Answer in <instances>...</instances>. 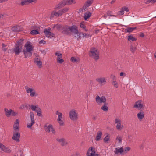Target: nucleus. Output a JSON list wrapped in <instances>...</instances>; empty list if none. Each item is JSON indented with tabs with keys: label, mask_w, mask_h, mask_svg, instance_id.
I'll use <instances>...</instances> for the list:
<instances>
[{
	"label": "nucleus",
	"mask_w": 156,
	"mask_h": 156,
	"mask_svg": "<svg viewBox=\"0 0 156 156\" xmlns=\"http://www.w3.org/2000/svg\"><path fill=\"white\" fill-rule=\"evenodd\" d=\"M79 34H82V35L83 36V37H84L85 36L86 37H88L89 36V34H87L84 33H80Z\"/></svg>",
	"instance_id": "obj_49"
},
{
	"label": "nucleus",
	"mask_w": 156,
	"mask_h": 156,
	"mask_svg": "<svg viewBox=\"0 0 156 156\" xmlns=\"http://www.w3.org/2000/svg\"><path fill=\"white\" fill-rule=\"evenodd\" d=\"M31 27H32V28L34 29H37L38 30L40 29V28L39 27L37 26L36 25L33 26Z\"/></svg>",
	"instance_id": "obj_60"
},
{
	"label": "nucleus",
	"mask_w": 156,
	"mask_h": 156,
	"mask_svg": "<svg viewBox=\"0 0 156 156\" xmlns=\"http://www.w3.org/2000/svg\"><path fill=\"white\" fill-rule=\"evenodd\" d=\"M12 31L14 32H20L23 30L22 27L21 26H14L12 28Z\"/></svg>",
	"instance_id": "obj_13"
},
{
	"label": "nucleus",
	"mask_w": 156,
	"mask_h": 156,
	"mask_svg": "<svg viewBox=\"0 0 156 156\" xmlns=\"http://www.w3.org/2000/svg\"><path fill=\"white\" fill-rule=\"evenodd\" d=\"M101 109L103 111H107L108 110V108L107 106L103 105L101 108Z\"/></svg>",
	"instance_id": "obj_43"
},
{
	"label": "nucleus",
	"mask_w": 156,
	"mask_h": 156,
	"mask_svg": "<svg viewBox=\"0 0 156 156\" xmlns=\"http://www.w3.org/2000/svg\"><path fill=\"white\" fill-rule=\"evenodd\" d=\"M66 5H70L72 3H75V1L74 0H65Z\"/></svg>",
	"instance_id": "obj_29"
},
{
	"label": "nucleus",
	"mask_w": 156,
	"mask_h": 156,
	"mask_svg": "<svg viewBox=\"0 0 156 156\" xmlns=\"http://www.w3.org/2000/svg\"><path fill=\"white\" fill-rule=\"evenodd\" d=\"M122 8L123 9L124 11H126V12H127L129 11L128 8L124 6Z\"/></svg>",
	"instance_id": "obj_59"
},
{
	"label": "nucleus",
	"mask_w": 156,
	"mask_h": 156,
	"mask_svg": "<svg viewBox=\"0 0 156 156\" xmlns=\"http://www.w3.org/2000/svg\"><path fill=\"white\" fill-rule=\"evenodd\" d=\"M58 122L59 123V125L60 126H63L64 125V122L61 119H60V120H57Z\"/></svg>",
	"instance_id": "obj_53"
},
{
	"label": "nucleus",
	"mask_w": 156,
	"mask_h": 156,
	"mask_svg": "<svg viewBox=\"0 0 156 156\" xmlns=\"http://www.w3.org/2000/svg\"><path fill=\"white\" fill-rule=\"evenodd\" d=\"M69 8H64L62 9L59 10V12H60L61 15L62 16L63 14L68 11V10H69Z\"/></svg>",
	"instance_id": "obj_22"
},
{
	"label": "nucleus",
	"mask_w": 156,
	"mask_h": 156,
	"mask_svg": "<svg viewBox=\"0 0 156 156\" xmlns=\"http://www.w3.org/2000/svg\"><path fill=\"white\" fill-rule=\"evenodd\" d=\"M51 28H49L48 29L45 28L44 29V33L45 34L46 36L50 38L53 37L55 38V34L51 32Z\"/></svg>",
	"instance_id": "obj_4"
},
{
	"label": "nucleus",
	"mask_w": 156,
	"mask_h": 156,
	"mask_svg": "<svg viewBox=\"0 0 156 156\" xmlns=\"http://www.w3.org/2000/svg\"><path fill=\"white\" fill-rule=\"evenodd\" d=\"M63 25L56 24L54 25L53 28L56 27V29L59 30H61Z\"/></svg>",
	"instance_id": "obj_25"
},
{
	"label": "nucleus",
	"mask_w": 156,
	"mask_h": 156,
	"mask_svg": "<svg viewBox=\"0 0 156 156\" xmlns=\"http://www.w3.org/2000/svg\"><path fill=\"white\" fill-rule=\"evenodd\" d=\"M6 147L5 145L2 144L1 143H0V148L2 150L4 151Z\"/></svg>",
	"instance_id": "obj_45"
},
{
	"label": "nucleus",
	"mask_w": 156,
	"mask_h": 156,
	"mask_svg": "<svg viewBox=\"0 0 156 156\" xmlns=\"http://www.w3.org/2000/svg\"><path fill=\"white\" fill-rule=\"evenodd\" d=\"M28 4L27 0H24L21 2V5L22 6H23Z\"/></svg>",
	"instance_id": "obj_48"
},
{
	"label": "nucleus",
	"mask_w": 156,
	"mask_h": 156,
	"mask_svg": "<svg viewBox=\"0 0 156 156\" xmlns=\"http://www.w3.org/2000/svg\"><path fill=\"white\" fill-rule=\"evenodd\" d=\"M102 135V133L101 131H98L97 134V135L95 138V140L97 141H99L100 140V138Z\"/></svg>",
	"instance_id": "obj_21"
},
{
	"label": "nucleus",
	"mask_w": 156,
	"mask_h": 156,
	"mask_svg": "<svg viewBox=\"0 0 156 156\" xmlns=\"http://www.w3.org/2000/svg\"><path fill=\"white\" fill-rule=\"evenodd\" d=\"M31 43L30 41H27L25 45V49L23 50L32 51L33 50L34 47L31 45Z\"/></svg>",
	"instance_id": "obj_9"
},
{
	"label": "nucleus",
	"mask_w": 156,
	"mask_h": 156,
	"mask_svg": "<svg viewBox=\"0 0 156 156\" xmlns=\"http://www.w3.org/2000/svg\"><path fill=\"white\" fill-rule=\"evenodd\" d=\"M24 41V39L23 38L17 40L12 50L15 55H19L21 52L23 51L24 55L25 58L30 57L32 55V51L24 50L22 51V47Z\"/></svg>",
	"instance_id": "obj_1"
},
{
	"label": "nucleus",
	"mask_w": 156,
	"mask_h": 156,
	"mask_svg": "<svg viewBox=\"0 0 156 156\" xmlns=\"http://www.w3.org/2000/svg\"><path fill=\"white\" fill-rule=\"evenodd\" d=\"M30 107L31 109L33 111H36V109H37V108H39L38 105H30Z\"/></svg>",
	"instance_id": "obj_35"
},
{
	"label": "nucleus",
	"mask_w": 156,
	"mask_h": 156,
	"mask_svg": "<svg viewBox=\"0 0 156 156\" xmlns=\"http://www.w3.org/2000/svg\"><path fill=\"white\" fill-rule=\"evenodd\" d=\"M96 102L98 104L103 103L106 101V99L105 96H102L100 97L98 95L96 96Z\"/></svg>",
	"instance_id": "obj_11"
},
{
	"label": "nucleus",
	"mask_w": 156,
	"mask_h": 156,
	"mask_svg": "<svg viewBox=\"0 0 156 156\" xmlns=\"http://www.w3.org/2000/svg\"><path fill=\"white\" fill-rule=\"evenodd\" d=\"M112 84L114 85V87L116 88H118V85L116 81H115V83H114V82H112Z\"/></svg>",
	"instance_id": "obj_63"
},
{
	"label": "nucleus",
	"mask_w": 156,
	"mask_h": 156,
	"mask_svg": "<svg viewBox=\"0 0 156 156\" xmlns=\"http://www.w3.org/2000/svg\"><path fill=\"white\" fill-rule=\"evenodd\" d=\"M30 107V105L27 104H24L23 105V108H26V109H27L28 108V107Z\"/></svg>",
	"instance_id": "obj_54"
},
{
	"label": "nucleus",
	"mask_w": 156,
	"mask_h": 156,
	"mask_svg": "<svg viewBox=\"0 0 156 156\" xmlns=\"http://www.w3.org/2000/svg\"><path fill=\"white\" fill-rule=\"evenodd\" d=\"M53 12L54 13V15H55V16H56L57 17H58L61 16L60 13L59 12V11L57 12H56L55 11H53Z\"/></svg>",
	"instance_id": "obj_38"
},
{
	"label": "nucleus",
	"mask_w": 156,
	"mask_h": 156,
	"mask_svg": "<svg viewBox=\"0 0 156 156\" xmlns=\"http://www.w3.org/2000/svg\"><path fill=\"white\" fill-rule=\"evenodd\" d=\"M110 77L112 79V80L114 83H115V81H116V78L115 76L113 74H111L110 76Z\"/></svg>",
	"instance_id": "obj_47"
},
{
	"label": "nucleus",
	"mask_w": 156,
	"mask_h": 156,
	"mask_svg": "<svg viewBox=\"0 0 156 156\" xmlns=\"http://www.w3.org/2000/svg\"><path fill=\"white\" fill-rule=\"evenodd\" d=\"M19 121L18 119H16L13 125V129L15 131H18L19 130Z\"/></svg>",
	"instance_id": "obj_14"
},
{
	"label": "nucleus",
	"mask_w": 156,
	"mask_h": 156,
	"mask_svg": "<svg viewBox=\"0 0 156 156\" xmlns=\"http://www.w3.org/2000/svg\"><path fill=\"white\" fill-rule=\"evenodd\" d=\"M52 126V125L51 124L49 125L48 127L45 129V130L46 131H48V132H50V129L51 127Z\"/></svg>",
	"instance_id": "obj_46"
},
{
	"label": "nucleus",
	"mask_w": 156,
	"mask_h": 156,
	"mask_svg": "<svg viewBox=\"0 0 156 156\" xmlns=\"http://www.w3.org/2000/svg\"><path fill=\"white\" fill-rule=\"evenodd\" d=\"M128 40L129 41H136L137 40V38L133 37L131 35H130L128 37Z\"/></svg>",
	"instance_id": "obj_31"
},
{
	"label": "nucleus",
	"mask_w": 156,
	"mask_h": 156,
	"mask_svg": "<svg viewBox=\"0 0 156 156\" xmlns=\"http://www.w3.org/2000/svg\"><path fill=\"white\" fill-rule=\"evenodd\" d=\"M116 140H118L119 141V144L120 143H121L122 139V138L121 136H118L116 138Z\"/></svg>",
	"instance_id": "obj_57"
},
{
	"label": "nucleus",
	"mask_w": 156,
	"mask_h": 156,
	"mask_svg": "<svg viewBox=\"0 0 156 156\" xmlns=\"http://www.w3.org/2000/svg\"><path fill=\"white\" fill-rule=\"evenodd\" d=\"M30 117L31 121L32 122H33V123H35L34 120V113L32 112H30Z\"/></svg>",
	"instance_id": "obj_32"
},
{
	"label": "nucleus",
	"mask_w": 156,
	"mask_h": 156,
	"mask_svg": "<svg viewBox=\"0 0 156 156\" xmlns=\"http://www.w3.org/2000/svg\"><path fill=\"white\" fill-rule=\"evenodd\" d=\"M46 41H44V40L42 39L40 41H39V43L40 44H41L42 43H43V44H44L46 43Z\"/></svg>",
	"instance_id": "obj_61"
},
{
	"label": "nucleus",
	"mask_w": 156,
	"mask_h": 156,
	"mask_svg": "<svg viewBox=\"0 0 156 156\" xmlns=\"http://www.w3.org/2000/svg\"><path fill=\"white\" fill-rule=\"evenodd\" d=\"M110 139L108 135H106V136L104 138V141L105 143L107 142L108 141H110Z\"/></svg>",
	"instance_id": "obj_39"
},
{
	"label": "nucleus",
	"mask_w": 156,
	"mask_h": 156,
	"mask_svg": "<svg viewBox=\"0 0 156 156\" xmlns=\"http://www.w3.org/2000/svg\"><path fill=\"white\" fill-rule=\"evenodd\" d=\"M121 122L120 123H118L116 125V128L118 130H121V129H123V126H122V127L121 126Z\"/></svg>",
	"instance_id": "obj_36"
},
{
	"label": "nucleus",
	"mask_w": 156,
	"mask_h": 156,
	"mask_svg": "<svg viewBox=\"0 0 156 156\" xmlns=\"http://www.w3.org/2000/svg\"><path fill=\"white\" fill-rule=\"evenodd\" d=\"M4 111L6 116L9 117L11 115L12 109L8 110V109L5 108H4Z\"/></svg>",
	"instance_id": "obj_28"
},
{
	"label": "nucleus",
	"mask_w": 156,
	"mask_h": 156,
	"mask_svg": "<svg viewBox=\"0 0 156 156\" xmlns=\"http://www.w3.org/2000/svg\"><path fill=\"white\" fill-rule=\"evenodd\" d=\"M136 28V27H128L127 29H126L124 30V32L126 33H131Z\"/></svg>",
	"instance_id": "obj_24"
},
{
	"label": "nucleus",
	"mask_w": 156,
	"mask_h": 156,
	"mask_svg": "<svg viewBox=\"0 0 156 156\" xmlns=\"http://www.w3.org/2000/svg\"><path fill=\"white\" fill-rule=\"evenodd\" d=\"M130 51L133 53H134L135 51L137 49L136 47L135 46H133L132 45L130 46Z\"/></svg>",
	"instance_id": "obj_33"
},
{
	"label": "nucleus",
	"mask_w": 156,
	"mask_h": 156,
	"mask_svg": "<svg viewBox=\"0 0 156 156\" xmlns=\"http://www.w3.org/2000/svg\"><path fill=\"white\" fill-rule=\"evenodd\" d=\"M144 113L141 110L140 112L137 114V116L140 121H141L144 117Z\"/></svg>",
	"instance_id": "obj_17"
},
{
	"label": "nucleus",
	"mask_w": 156,
	"mask_h": 156,
	"mask_svg": "<svg viewBox=\"0 0 156 156\" xmlns=\"http://www.w3.org/2000/svg\"><path fill=\"white\" fill-rule=\"evenodd\" d=\"M91 13L90 12H88L87 13H85L84 16L85 20H87V19L90 17L91 16Z\"/></svg>",
	"instance_id": "obj_23"
},
{
	"label": "nucleus",
	"mask_w": 156,
	"mask_h": 156,
	"mask_svg": "<svg viewBox=\"0 0 156 156\" xmlns=\"http://www.w3.org/2000/svg\"><path fill=\"white\" fill-rule=\"evenodd\" d=\"M71 61L73 62L77 63L78 62V60L75 57H72L71 58Z\"/></svg>",
	"instance_id": "obj_42"
},
{
	"label": "nucleus",
	"mask_w": 156,
	"mask_h": 156,
	"mask_svg": "<svg viewBox=\"0 0 156 156\" xmlns=\"http://www.w3.org/2000/svg\"><path fill=\"white\" fill-rule=\"evenodd\" d=\"M96 80L100 83H102L106 82L105 78H99L96 79Z\"/></svg>",
	"instance_id": "obj_27"
},
{
	"label": "nucleus",
	"mask_w": 156,
	"mask_h": 156,
	"mask_svg": "<svg viewBox=\"0 0 156 156\" xmlns=\"http://www.w3.org/2000/svg\"><path fill=\"white\" fill-rule=\"evenodd\" d=\"M69 116L70 119L73 121H75L78 119V113H76L75 110H71L69 112Z\"/></svg>",
	"instance_id": "obj_3"
},
{
	"label": "nucleus",
	"mask_w": 156,
	"mask_h": 156,
	"mask_svg": "<svg viewBox=\"0 0 156 156\" xmlns=\"http://www.w3.org/2000/svg\"><path fill=\"white\" fill-rule=\"evenodd\" d=\"M86 9H85V8H84V6H83V7H82L81 8H80L79 9V10H78V12L79 13H80L81 12H83V10H85Z\"/></svg>",
	"instance_id": "obj_55"
},
{
	"label": "nucleus",
	"mask_w": 156,
	"mask_h": 156,
	"mask_svg": "<svg viewBox=\"0 0 156 156\" xmlns=\"http://www.w3.org/2000/svg\"><path fill=\"white\" fill-rule=\"evenodd\" d=\"M51 130V131L52 132V133L53 134H55V131L54 128L53 127V126L52 125V126L51 127V128L50 129Z\"/></svg>",
	"instance_id": "obj_62"
},
{
	"label": "nucleus",
	"mask_w": 156,
	"mask_h": 156,
	"mask_svg": "<svg viewBox=\"0 0 156 156\" xmlns=\"http://www.w3.org/2000/svg\"><path fill=\"white\" fill-rule=\"evenodd\" d=\"M144 106L142 101L141 100H139L136 101L133 106V108H138L140 110L143 109Z\"/></svg>",
	"instance_id": "obj_8"
},
{
	"label": "nucleus",
	"mask_w": 156,
	"mask_h": 156,
	"mask_svg": "<svg viewBox=\"0 0 156 156\" xmlns=\"http://www.w3.org/2000/svg\"><path fill=\"white\" fill-rule=\"evenodd\" d=\"M36 112L37 113V115L38 116L43 117V115L42 114V111L40 108H37V109H36Z\"/></svg>",
	"instance_id": "obj_26"
},
{
	"label": "nucleus",
	"mask_w": 156,
	"mask_h": 156,
	"mask_svg": "<svg viewBox=\"0 0 156 156\" xmlns=\"http://www.w3.org/2000/svg\"><path fill=\"white\" fill-rule=\"evenodd\" d=\"M94 0H87L84 4L85 7V9L91 5L94 2Z\"/></svg>",
	"instance_id": "obj_19"
},
{
	"label": "nucleus",
	"mask_w": 156,
	"mask_h": 156,
	"mask_svg": "<svg viewBox=\"0 0 156 156\" xmlns=\"http://www.w3.org/2000/svg\"><path fill=\"white\" fill-rule=\"evenodd\" d=\"M35 63L37 64V65L38 66L39 68H41V67L42 62L40 59H39V61H36V62Z\"/></svg>",
	"instance_id": "obj_37"
},
{
	"label": "nucleus",
	"mask_w": 156,
	"mask_h": 156,
	"mask_svg": "<svg viewBox=\"0 0 156 156\" xmlns=\"http://www.w3.org/2000/svg\"><path fill=\"white\" fill-rule=\"evenodd\" d=\"M95 148L94 147H90L88 149L87 155L88 156H98V154H95Z\"/></svg>",
	"instance_id": "obj_5"
},
{
	"label": "nucleus",
	"mask_w": 156,
	"mask_h": 156,
	"mask_svg": "<svg viewBox=\"0 0 156 156\" xmlns=\"http://www.w3.org/2000/svg\"><path fill=\"white\" fill-rule=\"evenodd\" d=\"M62 55L61 53L60 54V55H58L57 57V62L59 63H62L64 62V60L62 58Z\"/></svg>",
	"instance_id": "obj_20"
},
{
	"label": "nucleus",
	"mask_w": 156,
	"mask_h": 156,
	"mask_svg": "<svg viewBox=\"0 0 156 156\" xmlns=\"http://www.w3.org/2000/svg\"><path fill=\"white\" fill-rule=\"evenodd\" d=\"M114 153L115 154H118L119 153H120V154H122V153H123L124 152V149L122 147L121 148H116L114 150Z\"/></svg>",
	"instance_id": "obj_18"
},
{
	"label": "nucleus",
	"mask_w": 156,
	"mask_h": 156,
	"mask_svg": "<svg viewBox=\"0 0 156 156\" xmlns=\"http://www.w3.org/2000/svg\"><path fill=\"white\" fill-rule=\"evenodd\" d=\"M7 46L6 45L4 44V43H2V50L4 52H5L7 50V48H6L5 47Z\"/></svg>",
	"instance_id": "obj_44"
},
{
	"label": "nucleus",
	"mask_w": 156,
	"mask_h": 156,
	"mask_svg": "<svg viewBox=\"0 0 156 156\" xmlns=\"http://www.w3.org/2000/svg\"><path fill=\"white\" fill-rule=\"evenodd\" d=\"M28 3H32V2L35 3L37 0H27Z\"/></svg>",
	"instance_id": "obj_58"
},
{
	"label": "nucleus",
	"mask_w": 156,
	"mask_h": 156,
	"mask_svg": "<svg viewBox=\"0 0 156 156\" xmlns=\"http://www.w3.org/2000/svg\"><path fill=\"white\" fill-rule=\"evenodd\" d=\"M61 33L63 34L70 35L71 33L69 31V26L67 25H63Z\"/></svg>",
	"instance_id": "obj_6"
},
{
	"label": "nucleus",
	"mask_w": 156,
	"mask_h": 156,
	"mask_svg": "<svg viewBox=\"0 0 156 156\" xmlns=\"http://www.w3.org/2000/svg\"><path fill=\"white\" fill-rule=\"evenodd\" d=\"M27 93H30V96L33 97L34 96H37V94L36 95L35 90L32 88H29L26 90Z\"/></svg>",
	"instance_id": "obj_15"
},
{
	"label": "nucleus",
	"mask_w": 156,
	"mask_h": 156,
	"mask_svg": "<svg viewBox=\"0 0 156 156\" xmlns=\"http://www.w3.org/2000/svg\"><path fill=\"white\" fill-rule=\"evenodd\" d=\"M11 113V115L12 116H15L16 115L18 114V113L14 111L12 109Z\"/></svg>",
	"instance_id": "obj_51"
},
{
	"label": "nucleus",
	"mask_w": 156,
	"mask_h": 156,
	"mask_svg": "<svg viewBox=\"0 0 156 156\" xmlns=\"http://www.w3.org/2000/svg\"><path fill=\"white\" fill-rule=\"evenodd\" d=\"M4 152H5V153H10L11 152V150L10 149H9V148L6 147L4 151Z\"/></svg>",
	"instance_id": "obj_52"
},
{
	"label": "nucleus",
	"mask_w": 156,
	"mask_h": 156,
	"mask_svg": "<svg viewBox=\"0 0 156 156\" xmlns=\"http://www.w3.org/2000/svg\"><path fill=\"white\" fill-rule=\"evenodd\" d=\"M39 30H38L37 29H34L30 32V34L32 35H35L39 34Z\"/></svg>",
	"instance_id": "obj_30"
},
{
	"label": "nucleus",
	"mask_w": 156,
	"mask_h": 156,
	"mask_svg": "<svg viewBox=\"0 0 156 156\" xmlns=\"http://www.w3.org/2000/svg\"><path fill=\"white\" fill-rule=\"evenodd\" d=\"M56 140L57 142L60 143L62 147L66 146L68 144L66 139L64 138L60 139L57 138Z\"/></svg>",
	"instance_id": "obj_10"
},
{
	"label": "nucleus",
	"mask_w": 156,
	"mask_h": 156,
	"mask_svg": "<svg viewBox=\"0 0 156 156\" xmlns=\"http://www.w3.org/2000/svg\"><path fill=\"white\" fill-rule=\"evenodd\" d=\"M83 22H81L80 23V27L81 28H83L84 30L85 31L87 32L88 31V30L86 28V27L84 25V24L83 23Z\"/></svg>",
	"instance_id": "obj_34"
},
{
	"label": "nucleus",
	"mask_w": 156,
	"mask_h": 156,
	"mask_svg": "<svg viewBox=\"0 0 156 156\" xmlns=\"http://www.w3.org/2000/svg\"><path fill=\"white\" fill-rule=\"evenodd\" d=\"M89 55L90 57H93L96 61L99 58V52L94 47L91 48Z\"/></svg>",
	"instance_id": "obj_2"
},
{
	"label": "nucleus",
	"mask_w": 156,
	"mask_h": 156,
	"mask_svg": "<svg viewBox=\"0 0 156 156\" xmlns=\"http://www.w3.org/2000/svg\"><path fill=\"white\" fill-rule=\"evenodd\" d=\"M65 5V0H63L56 6L55 9L57 10L59 9Z\"/></svg>",
	"instance_id": "obj_16"
},
{
	"label": "nucleus",
	"mask_w": 156,
	"mask_h": 156,
	"mask_svg": "<svg viewBox=\"0 0 156 156\" xmlns=\"http://www.w3.org/2000/svg\"><path fill=\"white\" fill-rule=\"evenodd\" d=\"M34 124V123H33V122H31L30 123L27 124V127L29 128H31Z\"/></svg>",
	"instance_id": "obj_56"
},
{
	"label": "nucleus",
	"mask_w": 156,
	"mask_h": 156,
	"mask_svg": "<svg viewBox=\"0 0 156 156\" xmlns=\"http://www.w3.org/2000/svg\"><path fill=\"white\" fill-rule=\"evenodd\" d=\"M20 133L18 132L14 133L12 139L16 141L17 142H20Z\"/></svg>",
	"instance_id": "obj_12"
},
{
	"label": "nucleus",
	"mask_w": 156,
	"mask_h": 156,
	"mask_svg": "<svg viewBox=\"0 0 156 156\" xmlns=\"http://www.w3.org/2000/svg\"><path fill=\"white\" fill-rule=\"evenodd\" d=\"M62 113L60 114L59 115H58V118L57 119V120H60V119H61V118L62 117Z\"/></svg>",
	"instance_id": "obj_64"
},
{
	"label": "nucleus",
	"mask_w": 156,
	"mask_h": 156,
	"mask_svg": "<svg viewBox=\"0 0 156 156\" xmlns=\"http://www.w3.org/2000/svg\"><path fill=\"white\" fill-rule=\"evenodd\" d=\"M69 31L70 33L75 34L78 35L79 33L78 27L75 25H73L71 26H69Z\"/></svg>",
	"instance_id": "obj_7"
},
{
	"label": "nucleus",
	"mask_w": 156,
	"mask_h": 156,
	"mask_svg": "<svg viewBox=\"0 0 156 156\" xmlns=\"http://www.w3.org/2000/svg\"><path fill=\"white\" fill-rule=\"evenodd\" d=\"M118 14L120 15H123L124 14V11L122 8L118 12Z\"/></svg>",
	"instance_id": "obj_50"
},
{
	"label": "nucleus",
	"mask_w": 156,
	"mask_h": 156,
	"mask_svg": "<svg viewBox=\"0 0 156 156\" xmlns=\"http://www.w3.org/2000/svg\"><path fill=\"white\" fill-rule=\"evenodd\" d=\"M124 151L122 154H125L128 151H129L130 150V148L129 147H128L124 148Z\"/></svg>",
	"instance_id": "obj_40"
},
{
	"label": "nucleus",
	"mask_w": 156,
	"mask_h": 156,
	"mask_svg": "<svg viewBox=\"0 0 156 156\" xmlns=\"http://www.w3.org/2000/svg\"><path fill=\"white\" fill-rule=\"evenodd\" d=\"M156 2V0H147L145 2V3L146 4H149L150 2H151L152 4H154Z\"/></svg>",
	"instance_id": "obj_41"
}]
</instances>
